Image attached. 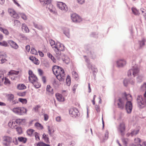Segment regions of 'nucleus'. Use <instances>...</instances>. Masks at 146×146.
<instances>
[{
    "label": "nucleus",
    "instance_id": "f257e3e1",
    "mask_svg": "<svg viewBox=\"0 0 146 146\" xmlns=\"http://www.w3.org/2000/svg\"><path fill=\"white\" fill-rule=\"evenodd\" d=\"M54 74L57 79L61 82H64L66 78L65 74L63 69L57 66H54L52 68Z\"/></svg>",
    "mask_w": 146,
    "mask_h": 146
},
{
    "label": "nucleus",
    "instance_id": "f03ea898",
    "mask_svg": "<svg viewBox=\"0 0 146 146\" xmlns=\"http://www.w3.org/2000/svg\"><path fill=\"white\" fill-rule=\"evenodd\" d=\"M25 122V119H18L15 120H13L10 121L8 123V126L12 129H15L17 127L18 125L22 124V123Z\"/></svg>",
    "mask_w": 146,
    "mask_h": 146
},
{
    "label": "nucleus",
    "instance_id": "7ed1b4c3",
    "mask_svg": "<svg viewBox=\"0 0 146 146\" xmlns=\"http://www.w3.org/2000/svg\"><path fill=\"white\" fill-rule=\"evenodd\" d=\"M126 99L127 101V102L125 107L128 113H131L132 108V105L131 101L132 100V98L131 95L130 94L125 95Z\"/></svg>",
    "mask_w": 146,
    "mask_h": 146
},
{
    "label": "nucleus",
    "instance_id": "20e7f679",
    "mask_svg": "<svg viewBox=\"0 0 146 146\" xmlns=\"http://www.w3.org/2000/svg\"><path fill=\"white\" fill-rule=\"evenodd\" d=\"M64 46L63 44L59 42L56 43V46H55L54 50L56 54V57L58 58H60V56L61 55V51H63L64 50Z\"/></svg>",
    "mask_w": 146,
    "mask_h": 146
},
{
    "label": "nucleus",
    "instance_id": "39448f33",
    "mask_svg": "<svg viewBox=\"0 0 146 146\" xmlns=\"http://www.w3.org/2000/svg\"><path fill=\"white\" fill-rule=\"evenodd\" d=\"M12 110L15 113L19 115H23L27 112V110L25 108L21 107L14 108L12 109Z\"/></svg>",
    "mask_w": 146,
    "mask_h": 146
},
{
    "label": "nucleus",
    "instance_id": "423d86ee",
    "mask_svg": "<svg viewBox=\"0 0 146 146\" xmlns=\"http://www.w3.org/2000/svg\"><path fill=\"white\" fill-rule=\"evenodd\" d=\"M137 100L139 108H142L146 105L145 99H143L141 96H138Z\"/></svg>",
    "mask_w": 146,
    "mask_h": 146
},
{
    "label": "nucleus",
    "instance_id": "0eeeda50",
    "mask_svg": "<svg viewBox=\"0 0 146 146\" xmlns=\"http://www.w3.org/2000/svg\"><path fill=\"white\" fill-rule=\"evenodd\" d=\"M139 70L136 66L133 67L128 72V76L129 77L131 76L132 72V74L134 77L137 76L139 73Z\"/></svg>",
    "mask_w": 146,
    "mask_h": 146
},
{
    "label": "nucleus",
    "instance_id": "6e6552de",
    "mask_svg": "<svg viewBox=\"0 0 146 146\" xmlns=\"http://www.w3.org/2000/svg\"><path fill=\"white\" fill-rule=\"evenodd\" d=\"M125 127V123L123 121L120 123L118 126V130L122 135H123L124 134Z\"/></svg>",
    "mask_w": 146,
    "mask_h": 146
},
{
    "label": "nucleus",
    "instance_id": "1a4fd4ad",
    "mask_svg": "<svg viewBox=\"0 0 146 146\" xmlns=\"http://www.w3.org/2000/svg\"><path fill=\"white\" fill-rule=\"evenodd\" d=\"M8 12L10 15L13 17L18 19L19 18V16L15 11L12 9H9L8 10Z\"/></svg>",
    "mask_w": 146,
    "mask_h": 146
},
{
    "label": "nucleus",
    "instance_id": "9d476101",
    "mask_svg": "<svg viewBox=\"0 0 146 146\" xmlns=\"http://www.w3.org/2000/svg\"><path fill=\"white\" fill-rule=\"evenodd\" d=\"M70 114L72 117H76L79 114L78 110L75 108H72L70 109L69 111Z\"/></svg>",
    "mask_w": 146,
    "mask_h": 146
},
{
    "label": "nucleus",
    "instance_id": "9b49d317",
    "mask_svg": "<svg viewBox=\"0 0 146 146\" xmlns=\"http://www.w3.org/2000/svg\"><path fill=\"white\" fill-rule=\"evenodd\" d=\"M3 143L4 145H8L12 141L11 138L9 136H5L3 137Z\"/></svg>",
    "mask_w": 146,
    "mask_h": 146
},
{
    "label": "nucleus",
    "instance_id": "f8f14e48",
    "mask_svg": "<svg viewBox=\"0 0 146 146\" xmlns=\"http://www.w3.org/2000/svg\"><path fill=\"white\" fill-rule=\"evenodd\" d=\"M57 6L60 9L62 10L66 11L68 10L67 6L65 3L62 2H58Z\"/></svg>",
    "mask_w": 146,
    "mask_h": 146
},
{
    "label": "nucleus",
    "instance_id": "ddd939ff",
    "mask_svg": "<svg viewBox=\"0 0 146 146\" xmlns=\"http://www.w3.org/2000/svg\"><path fill=\"white\" fill-rule=\"evenodd\" d=\"M71 18L73 22H79L82 20L81 18L77 15L74 14L72 15Z\"/></svg>",
    "mask_w": 146,
    "mask_h": 146
},
{
    "label": "nucleus",
    "instance_id": "4468645a",
    "mask_svg": "<svg viewBox=\"0 0 146 146\" xmlns=\"http://www.w3.org/2000/svg\"><path fill=\"white\" fill-rule=\"evenodd\" d=\"M124 100L123 98H119L117 102L118 107L121 109H123L124 107Z\"/></svg>",
    "mask_w": 146,
    "mask_h": 146
},
{
    "label": "nucleus",
    "instance_id": "2eb2a0df",
    "mask_svg": "<svg viewBox=\"0 0 146 146\" xmlns=\"http://www.w3.org/2000/svg\"><path fill=\"white\" fill-rule=\"evenodd\" d=\"M55 96L57 99L59 101L62 102L64 101V98L61 94L57 93L55 94Z\"/></svg>",
    "mask_w": 146,
    "mask_h": 146
},
{
    "label": "nucleus",
    "instance_id": "dca6fc26",
    "mask_svg": "<svg viewBox=\"0 0 146 146\" xmlns=\"http://www.w3.org/2000/svg\"><path fill=\"white\" fill-rule=\"evenodd\" d=\"M8 43L13 48L17 49L18 48V46L17 44L11 40H9L8 41Z\"/></svg>",
    "mask_w": 146,
    "mask_h": 146
},
{
    "label": "nucleus",
    "instance_id": "f3484780",
    "mask_svg": "<svg viewBox=\"0 0 146 146\" xmlns=\"http://www.w3.org/2000/svg\"><path fill=\"white\" fill-rule=\"evenodd\" d=\"M46 5V8L48 9L51 12L53 13L55 12L54 8L51 3L48 4Z\"/></svg>",
    "mask_w": 146,
    "mask_h": 146
},
{
    "label": "nucleus",
    "instance_id": "a211bd4d",
    "mask_svg": "<svg viewBox=\"0 0 146 146\" xmlns=\"http://www.w3.org/2000/svg\"><path fill=\"white\" fill-rule=\"evenodd\" d=\"M117 64L118 67H122L125 64L126 61L123 60H119L117 61Z\"/></svg>",
    "mask_w": 146,
    "mask_h": 146
},
{
    "label": "nucleus",
    "instance_id": "6ab92c4d",
    "mask_svg": "<svg viewBox=\"0 0 146 146\" xmlns=\"http://www.w3.org/2000/svg\"><path fill=\"white\" fill-rule=\"evenodd\" d=\"M29 80L30 82L32 83L34 82H35L36 80H38V78L35 75L29 76Z\"/></svg>",
    "mask_w": 146,
    "mask_h": 146
},
{
    "label": "nucleus",
    "instance_id": "aec40b11",
    "mask_svg": "<svg viewBox=\"0 0 146 146\" xmlns=\"http://www.w3.org/2000/svg\"><path fill=\"white\" fill-rule=\"evenodd\" d=\"M41 4L43 6H45L51 2V0H39Z\"/></svg>",
    "mask_w": 146,
    "mask_h": 146
},
{
    "label": "nucleus",
    "instance_id": "412c9836",
    "mask_svg": "<svg viewBox=\"0 0 146 146\" xmlns=\"http://www.w3.org/2000/svg\"><path fill=\"white\" fill-rule=\"evenodd\" d=\"M4 58L6 57V55L4 54L3 55H0V63L3 64L7 60L5 58H3V57Z\"/></svg>",
    "mask_w": 146,
    "mask_h": 146
},
{
    "label": "nucleus",
    "instance_id": "4be33fe9",
    "mask_svg": "<svg viewBox=\"0 0 146 146\" xmlns=\"http://www.w3.org/2000/svg\"><path fill=\"white\" fill-rule=\"evenodd\" d=\"M22 30L24 31L26 33H28L29 30L25 24H23L22 25Z\"/></svg>",
    "mask_w": 146,
    "mask_h": 146
},
{
    "label": "nucleus",
    "instance_id": "5701e85b",
    "mask_svg": "<svg viewBox=\"0 0 146 146\" xmlns=\"http://www.w3.org/2000/svg\"><path fill=\"white\" fill-rule=\"evenodd\" d=\"M140 129V127H138L137 128V130H134L133 131H132L130 134L132 136H133L134 135H136L137 134L139 130V129Z\"/></svg>",
    "mask_w": 146,
    "mask_h": 146
},
{
    "label": "nucleus",
    "instance_id": "b1692460",
    "mask_svg": "<svg viewBox=\"0 0 146 146\" xmlns=\"http://www.w3.org/2000/svg\"><path fill=\"white\" fill-rule=\"evenodd\" d=\"M19 73V71H16L13 70H11L9 71L8 74L9 75H12L13 74L17 75Z\"/></svg>",
    "mask_w": 146,
    "mask_h": 146
},
{
    "label": "nucleus",
    "instance_id": "393cba45",
    "mask_svg": "<svg viewBox=\"0 0 146 146\" xmlns=\"http://www.w3.org/2000/svg\"><path fill=\"white\" fill-rule=\"evenodd\" d=\"M32 83L33 84L34 86L37 88H40L41 86L40 84L38 82V80Z\"/></svg>",
    "mask_w": 146,
    "mask_h": 146
},
{
    "label": "nucleus",
    "instance_id": "a878e982",
    "mask_svg": "<svg viewBox=\"0 0 146 146\" xmlns=\"http://www.w3.org/2000/svg\"><path fill=\"white\" fill-rule=\"evenodd\" d=\"M18 140L20 142L25 143L27 141V139L23 137H19L18 138Z\"/></svg>",
    "mask_w": 146,
    "mask_h": 146
},
{
    "label": "nucleus",
    "instance_id": "bb28decb",
    "mask_svg": "<svg viewBox=\"0 0 146 146\" xmlns=\"http://www.w3.org/2000/svg\"><path fill=\"white\" fill-rule=\"evenodd\" d=\"M35 126L38 129H42L43 128L42 125L38 122L36 123L35 124Z\"/></svg>",
    "mask_w": 146,
    "mask_h": 146
},
{
    "label": "nucleus",
    "instance_id": "cd10ccee",
    "mask_svg": "<svg viewBox=\"0 0 146 146\" xmlns=\"http://www.w3.org/2000/svg\"><path fill=\"white\" fill-rule=\"evenodd\" d=\"M7 96L8 98V100L10 101H13L14 99V96L13 94H8L7 95Z\"/></svg>",
    "mask_w": 146,
    "mask_h": 146
},
{
    "label": "nucleus",
    "instance_id": "c85d7f7f",
    "mask_svg": "<svg viewBox=\"0 0 146 146\" xmlns=\"http://www.w3.org/2000/svg\"><path fill=\"white\" fill-rule=\"evenodd\" d=\"M17 88L20 90L25 89L26 88V86L23 84H19L17 85Z\"/></svg>",
    "mask_w": 146,
    "mask_h": 146
},
{
    "label": "nucleus",
    "instance_id": "c756f323",
    "mask_svg": "<svg viewBox=\"0 0 146 146\" xmlns=\"http://www.w3.org/2000/svg\"><path fill=\"white\" fill-rule=\"evenodd\" d=\"M47 56L50 58L52 61L54 62H56V59L54 58L53 56L50 53L48 52L47 53Z\"/></svg>",
    "mask_w": 146,
    "mask_h": 146
},
{
    "label": "nucleus",
    "instance_id": "7c9ffc66",
    "mask_svg": "<svg viewBox=\"0 0 146 146\" xmlns=\"http://www.w3.org/2000/svg\"><path fill=\"white\" fill-rule=\"evenodd\" d=\"M0 31L6 35H8L9 34V31L7 29H3L1 27H0Z\"/></svg>",
    "mask_w": 146,
    "mask_h": 146
},
{
    "label": "nucleus",
    "instance_id": "2f4dec72",
    "mask_svg": "<svg viewBox=\"0 0 146 146\" xmlns=\"http://www.w3.org/2000/svg\"><path fill=\"white\" fill-rule=\"evenodd\" d=\"M35 131L33 129H30L27 130V135L30 136H31L34 132Z\"/></svg>",
    "mask_w": 146,
    "mask_h": 146
},
{
    "label": "nucleus",
    "instance_id": "473e14b6",
    "mask_svg": "<svg viewBox=\"0 0 146 146\" xmlns=\"http://www.w3.org/2000/svg\"><path fill=\"white\" fill-rule=\"evenodd\" d=\"M48 133L49 134L51 135V134L53 133L54 132V129L52 127H50L49 126H48Z\"/></svg>",
    "mask_w": 146,
    "mask_h": 146
},
{
    "label": "nucleus",
    "instance_id": "72a5a7b5",
    "mask_svg": "<svg viewBox=\"0 0 146 146\" xmlns=\"http://www.w3.org/2000/svg\"><path fill=\"white\" fill-rule=\"evenodd\" d=\"M66 83L67 86H69L71 84V80L70 76H67L66 80Z\"/></svg>",
    "mask_w": 146,
    "mask_h": 146
},
{
    "label": "nucleus",
    "instance_id": "f704fd0d",
    "mask_svg": "<svg viewBox=\"0 0 146 146\" xmlns=\"http://www.w3.org/2000/svg\"><path fill=\"white\" fill-rule=\"evenodd\" d=\"M141 142V141L140 139L138 138H137L135 139L134 143L137 144L136 145H140L141 146V145L140 144Z\"/></svg>",
    "mask_w": 146,
    "mask_h": 146
},
{
    "label": "nucleus",
    "instance_id": "c9c22d12",
    "mask_svg": "<svg viewBox=\"0 0 146 146\" xmlns=\"http://www.w3.org/2000/svg\"><path fill=\"white\" fill-rule=\"evenodd\" d=\"M132 11L134 14L135 15H138L139 13L138 10L134 8H132L131 9Z\"/></svg>",
    "mask_w": 146,
    "mask_h": 146
},
{
    "label": "nucleus",
    "instance_id": "e433bc0d",
    "mask_svg": "<svg viewBox=\"0 0 146 146\" xmlns=\"http://www.w3.org/2000/svg\"><path fill=\"white\" fill-rule=\"evenodd\" d=\"M43 138L44 139L45 141L47 143L49 142V138L47 137V135L44 133L42 135Z\"/></svg>",
    "mask_w": 146,
    "mask_h": 146
},
{
    "label": "nucleus",
    "instance_id": "4c0bfd02",
    "mask_svg": "<svg viewBox=\"0 0 146 146\" xmlns=\"http://www.w3.org/2000/svg\"><path fill=\"white\" fill-rule=\"evenodd\" d=\"M19 100L23 104H26L27 103V100L25 99L19 98Z\"/></svg>",
    "mask_w": 146,
    "mask_h": 146
},
{
    "label": "nucleus",
    "instance_id": "58836bf2",
    "mask_svg": "<svg viewBox=\"0 0 146 146\" xmlns=\"http://www.w3.org/2000/svg\"><path fill=\"white\" fill-rule=\"evenodd\" d=\"M72 76L75 79H78V76L77 73L75 71H73L72 72Z\"/></svg>",
    "mask_w": 146,
    "mask_h": 146
},
{
    "label": "nucleus",
    "instance_id": "ea45409f",
    "mask_svg": "<svg viewBox=\"0 0 146 146\" xmlns=\"http://www.w3.org/2000/svg\"><path fill=\"white\" fill-rule=\"evenodd\" d=\"M0 45L6 47L8 46V44L7 42L4 41L2 42H0Z\"/></svg>",
    "mask_w": 146,
    "mask_h": 146
},
{
    "label": "nucleus",
    "instance_id": "a19ab883",
    "mask_svg": "<svg viewBox=\"0 0 146 146\" xmlns=\"http://www.w3.org/2000/svg\"><path fill=\"white\" fill-rule=\"evenodd\" d=\"M31 52V54L35 55H37L38 54V52L34 48H32Z\"/></svg>",
    "mask_w": 146,
    "mask_h": 146
},
{
    "label": "nucleus",
    "instance_id": "79ce46f5",
    "mask_svg": "<svg viewBox=\"0 0 146 146\" xmlns=\"http://www.w3.org/2000/svg\"><path fill=\"white\" fill-rule=\"evenodd\" d=\"M49 42L51 46L52 47V48H55V46H56V45L54 41L52 40H50Z\"/></svg>",
    "mask_w": 146,
    "mask_h": 146
},
{
    "label": "nucleus",
    "instance_id": "37998d69",
    "mask_svg": "<svg viewBox=\"0 0 146 146\" xmlns=\"http://www.w3.org/2000/svg\"><path fill=\"white\" fill-rule=\"evenodd\" d=\"M35 137V138L36 139L37 141L40 140V138L39 137V134L36 132L34 133Z\"/></svg>",
    "mask_w": 146,
    "mask_h": 146
},
{
    "label": "nucleus",
    "instance_id": "c03bdc74",
    "mask_svg": "<svg viewBox=\"0 0 146 146\" xmlns=\"http://www.w3.org/2000/svg\"><path fill=\"white\" fill-rule=\"evenodd\" d=\"M20 15L21 17L24 20H26L27 19V16L23 13H20Z\"/></svg>",
    "mask_w": 146,
    "mask_h": 146
},
{
    "label": "nucleus",
    "instance_id": "a18cd8bd",
    "mask_svg": "<svg viewBox=\"0 0 146 146\" xmlns=\"http://www.w3.org/2000/svg\"><path fill=\"white\" fill-rule=\"evenodd\" d=\"M4 83L5 85H10L11 84L10 82L9 79L7 78H5V81Z\"/></svg>",
    "mask_w": 146,
    "mask_h": 146
},
{
    "label": "nucleus",
    "instance_id": "49530a36",
    "mask_svg": "<svg viewBox=\"0 0 146 146\" xmlns=\"http://www.w3.org/2000/svg\"><path fill=\"white\" fill-rule=\"evenodd\" d=\"M16 129V131L19 134H21L22 133V130L21 127H17L15 128Z\"/></svg>",
    "mask_w": 146,
    "mask_h": 146
},
{
    "label": "nucleus",
    "instance_id": "de8ad7c7",
    "mask_svg": "<svg viewBox=\"0 0 146 146\" xmlns=\"http://www.w3.org/2000/svg\"><path fill=\"white\" fill-rule=\"evenodd\" d=\"M35 27L36 28H37L39 30H41L43 29V27L41 25H35Z\"/></svg>",
    "mask_w": 146,
    "mask_h": 146
},
{
    "label": "nucleus",
    "instance_id": "09e8293b",
    "mask_svg": "<svg viewBox=\"0 0 146 146\" xmlns=\"http://www.w3.org/2000/svg\"><path fill=\"white\" fill-rule=\"evenodd\" d=\"M140 10L142 13V15L143 16H146V10L143 8H141L140 9Z\"/></svg>",
    "mask_w": 146,
    "mask_h": 146
},
{
    "label": "nucleus",
    "instance_id": "8fccbe9b",
    "mask_svg": "<svg viewBox=\"0 0 146 146\" xmlns=\"http://www.w3.org/2000/svg\"><path fill=\"white\" fill-rule=\"evenodd\" d=\"M141 90H145L146 89V83H145L141 86Z\"/></svg>",
    "mask_w": 146,
    "mask_h": 146
},
{
    "label": "nucleus",
    "instance_id": "3c124183",
    "mask_svg": "<svg viewBox=\"0 0 146 146\" xmlns=\"http://www.w3.org/2000/svg\"><path fill=\"white\" fill-rule=\"evenodd\" d=\"M46 91L49 92H51L52 90L51 87L50 85H47L46 89Z\"/></svg>",
    "mask_w": 146,
    "mask_h": 146
},
{
    "label": "nucleus",
    "instance_id": "603ef678",
    "mask_svg": "<svg viewBox=\"0 0 146 146\" xmlns=\"http://www.w3.org/2000/svg\"><path fill=\"white\" fill-rule=\"evenodd\" d=\"M38 71L39 75L40 76H42L43 74V71L40 69H38Z\"/></svg>",
    "mask_w": 146,
    "mask_h": 146
},
{
    "label": "nucleus",
    "instance_id": "864d4df0",
    "mask_svg": "<svg viewBox=\"0 0 146 146\" xmlns=\"http://www.w3.org/2000/svg\"><path fill=\"white\" fill-rule=\"evenodd\" d=\"M41 106L40 105H37L34 108V110L35 112H37L38 111V109L40 108Z\"/></svg>",
    "mask_w": 146,
    "mask_h": 146
},
{
    "label": "nucleus",
    "instance_id": "5fc2aeb1",
    "mask_svg": "<svg viewBox=\"0 0 146 146\" xmlns=\"http://www.w3.org/2000/svg\"><path fill=\"white\" fill-rule=\"evenodd\" d=\"M33 62L35 64H39V61L35 58V59H34Z\"/></svg>",
    "mask_w": 146,
    "mask_h": 146
},
{
    "label": "nucleus",
    "instance_id": "6e6d98bb",
    "mask_svg": "<svg viewBox=\"0 0 146 146\" xmlns=\"http://www.w3.org/2000/svg\"><path fill=\"white\" fill-rule=\"evenodd\" d=\"M146 41L145 39H143L142 41H141L140 43V45L141 46L144 45L145 44L144 42Z\"/></svg>",
    "mask_w": 146,
    "mask_h": 146
},
{
    "label": "nucleus",
    "instance_id": "4d7b16f0",
    "mask_svg": "<svg viewBox=\"0 0 146 146\" xmlns=\"http://www.w3.org/2000/svg\"><path fill=\"white\" fill-rule=\"evenodd\" d=\"M77 88V86L76 85H74L72 88V92L74 93H75L76 90Z\"/></svg>",
    "mask_w": 146,
    "mask_h": 146
},
{
    "label": "nucleus",
    "instance_id": "13d9d810",
    "mask_svg": "<svg viewBox=\"0 0 146 146\" xmlns=\"http://www.w3.org/2000/svg\"><path fill=\"white\" fill-rule=\"evenodd\" d=\"M61 118L60 116H58L56 118V121L57 122H60L61 120Z\"/></svg>",
    "mask_w": 146,
    "mask_h": 146
},
{
    "label": "nucleus",
    "instance_id": "bf43d9fd",
    "mask_svg": "<svg viewBox=\"0 0 146 146\" xmlns=\"http://www.w3.org/2000/svg\"><path fill=\"white\" fill-rule=\"evenodd\" d=\"M108 131H106L105 134V139H107L108 138Z\"/></svg>",
    "mask_w": 146,
    "mask_h": 146
},
{
    "label": "nucleus",
    "instance_id": "052dcab7",
    "mask_svg": "<svg viewBox=\"0 0 146 146\" xmlns=\"http://www.w3.org/2000/svg\"><path fill=\"white\" fill-rule=\"evenodd\" d=\"M44 120L45 121H47L48 118V115L46 114H44Z\"/></svg>",
    "mask_w": 146,
    "mask_h": 146
},
{
    "label": "nucleus",
    "instance_id": "680f3d73",
    "mask_svg": "<svg viewBox=\"0 0 146 146\" xmlns=\"http://www.w3.org/2000/svg\"><path fill=\"white\" fill-rule=\"evenodd\" d=\"M42 80L44 83H45L46 82V78L44 76H43L42 77Z\"/></svg>",
    "mask_w": 146,
    "mask_h": 146
},
{
    "label": "nucleus",
    "instance_id": "e2e57ef3",
    "mask_svg": "<svg viewBox=\"0 0 146 146\" xmlns=\"http://www.w3.org/2000/svg\"><path fill=\"white\" fill-rule=\"evenodd\" d=\"M95 108L96 110L98 112L100 111V109H99V106H98L97 105H96L95 106Z\"/></svg>",
    "mask_w": 146,
    "mask_h": 146
},
{
    "label": "nucleus",
    "instance_id": "0e129e2a",
    "mask_svg": "<svg viewBox=\"0 0 146 146\" xmlns=\"http://www.w3.org/2000/svg\"><path fill=\"white\" fill-rule=\"evenodd\" d=\"M25 48L27 52H29L30 50V46L29 45H27L26 46Z\"/></svg>",
    "mask_w": 146,
    "mask_h": 146
},
{
    "label": "nucleus",
    "instance_id": "69168bd1",
    "mask_svg": "<svg viewBox=\"0 0 146 146\" xmlns=\"http://www.w3.org/2000/svg\"><path fill=\"white\" fill-rule=\"evenodd\" d=\"M122 141L123 143L124 144V145H126L127 143V139H123L122 140Z\"/></svg>",
    "mask_w": 146,
    "mask_h": 146
},
{
    "label": "nucleus",
    "instance_id": "338daca9",
    "mask_svg": "<svg viewBox=\"0 0 146 146\" xmlns=\"http://www.w3.org/2000/svg\"><path fill=\"white\" fill-rule=\"evenodd\" d=\"M78 2L80 4H82L84 2L85 0H77Z\"/></svg>",
    "mask_w": 146,
    "mask_h": 146
},
{
    "label": "nucleus",
    "instance_id": "774afa93",
    "mask_svg": "<svg viewBox=\"0 0 146 146\" xmlns=\"http://www.w3.org/2000/svg\"><path fill=\"white\" fill-rule=\"evenodd\" d=\"M11 101L12 102V103L13 104H16L18 103V101L17 100H13V101Z\"/></svg>",
    "mask_w": 146,
    "mask_h": 146
}]
</instances>
